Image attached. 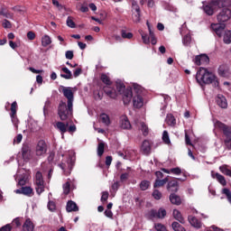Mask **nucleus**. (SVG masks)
Segmentation results:
<instances>
[{
    "mask_svg": "<svg viewBox=\"0 0 231 231\" xmlns=\"http://www.w3.org/2000/svg\"><path fill=\"white\" fill-rule=\"evenodd\" d=\"M106 147V143H99L97 145V156L101 157L104 154V149Z\"/></svg>",
    "mask_w": 231,
    "mask_h": 231,
    "instance_id": "nucleus-41",
    "label": "nucleus"
},
{
    "mask_svg": "<svg viewBox=\"0 0 231 231\" xmlns=\"http://www.w3.org/2000/svg\"><path fill=\"white\" fill-rule=\"evenodd\" d=\"M46 152H48V144L46 143V141L40 140L35 148V154L39 158H44Z\"/></svg>",
    "mask_w": 231,
    "mask_h": 231,
    "instance_id": "nucleus-7",
    "label": "nucleus"
},
{
    "mask_svg": "<svg viewBox=\"0 0 231 231\" xmlns=\"http://www.w3.org/2000/svg\"><path fill=\"white\" fill-rule=\"evenodd\" d=\"M22 156L23 160L30 161V159L32 157V148L28 146V144H23L22 147Z\"/></svg>",
    "mask_w": 231,
    "mask_h": 231,
    "instance_id": "nucleus-17",
    "label": "nucleus"
},
{
    "mask_svg": "<svg viewBox=\"0 0 231 231\" xmlns=\"http://www.w3.org/2000/svg\"><path fill=\"white\" fill-rule=\"evenodd\" d=\"M188 221L193 226V228H197L198 230L203 226V223L201 220L198 219V217L194 216H189L188 217Z\"/></svg>",
    "mask_w": 231,
    "mask_h": 231,
    "instance_id": "nucleus-18",
    "label": "nucleus"
},
{
    "mask_svg": "<svg viewBox=\"0 0 231 231\" xmlns=\"http://www.w3.org/2000/svg\"><path fill=\"white\" fill-rule=\"evenodd\" d=\"M15 194H23V196H33V189L30 186H23L14 190Z\"/></svg>",
    "mask_w": 231,
    "mask_h": 231,
    "instance_id": "nucleus-13",
    "label": "nucleus"
},
{
    "mask_svg": "<svg viewBox=\"0 0 231 231\" xmlns=\"http://www.w3.org/2000/svg\"><path fill=\"white\" fill-rule=\"evenodd\" d=\"M171 174H175V176H180V174H181V169L180 168H173V169H171Z\"/></svg>",
    "mask_w": 231,
    "mask_h": 231,
    "instance_id": "nucleus-59",
    "label": "nucleus"
},
{
    "mask_svg": "<svg viewBox=\"0 0 231 231\" xmlns=\"http://www.w3.org/2000/svg\"><path fill=\"white\" fill-rule=\"evenodd\" d=\"M217 125L221 129L224 134V145L227 151H231V126H228L221 122L217 123Z\"/></svg>",
    "mask_w": 231,
    "mask_h": 231,
    "instance_id": "nucleus-4",
    "label": "nucleus"
},
{
    "mask_svg": "<svg viewBox=\"0 0 231 231\" xmlns=\"http://www.w3.org/2000/svg\"><path fill=\"white\" fill-rule=\"evenodd\" d=\"M196 79L199 84H213L215 88L219 86L217 77L208 69L200 67L197 71Z\"/></svg>",
    "mask_w": 231,
    "mask_h": 231,
    "instance_id": "nucleus-1",
    "label": "nucleus"
},
{
    "mask_svg": "<svg viewBox=\"0 0 231 231\" xmlns=\"http://www.w3.org/2000/svg\"><path fill=\"white\" fill-rule=\"evenodd\" d=\"M0 15H3V17H5L6 19H12L13 17L12 14L8 12V9L5 6L0 8Z\"/></svg>",
    "mask_w": 231,
    "mask_h": 231,
    "instance_id": "nucleus-33",
    "label": "nucleus"
},
{
    "mask_svg": "<svg viewBox=\"0 0 231 231\" xmlns=\"http://www.w3.org/2000/svg\"><path fill=\"white\" fill-rule=\"evenodd\" d=\"M103 89L106 95H107V97H109L110 98H116V97L118 96L116 94V91L115 89L109 88V87H104Z\"/></svg>",
    "mask_w": 231,
    "mask_h": 231,
    "instance_id": "nucleus-30",
    "label": "nucleus"
},
{
    "mask_svg": "<svg viewBox=\"0 0 231 231\" xmlns=\"http://www.w3.org/2000/svg\"><path fill=\"white\" fill-rule=\"evenodd\" d=\"M100 122L104 124V125H106V127H109L111 125V119L109 118V116L106 113H103L99 116Z\"/></svg>",
    "mask_w": 231,
    "mask_h": 231,
    "instance_id": "nucleus-25",
    "label": "nucleus"
},
{
    "mask_svg": "<svg viewBox=\"0 0 231 231\" xmlns=\"http://www.w3.org/2000/svg\"><path fill=\"white\" fill-rule=\"evenodd\" d=\"M146 24L148 26L151 42L154 46L156 44V42H157L156 36H154V32H152V29H151V24L149 23V22H147Z\"/></svg>",
    "mask_w": 231,
    "mask_h": 231,
    "instance_id": "nucleus-32",
    "label": "nucleus"
},
{
    "mask_svg": "<svg viewBox=\"0 0 231 231\" xmlns=\"http://www.w3.org/2000/svg\"><path fill=\"white\" fill-rule=\"evenodd\" d=\"M69 125V123H64V122L59 121L56 123L54 127H56V129H59L61 134H64V133H68Z\"/></svg>",
    "mask_w": 231,
    "mask_h": 231,
    "instance_id": "nucleus-21",
    "label": "nucleus"
},
{
    "mask_svg": "<svg viewBox=\"0 0 231 231\" xmlns=\"http://www.w3.org/2000/svg\"><path fill=\"white\" fill-rule=\"evenodd\" d=\"M162 142H164V143H166L167 145H169V143H171V139L169 138V132H167V131L163 132Z\"/></svg>",
    "mask_w": 231,
    "mask_h": 231,
    "instance_id": "nucleus-43",
    "label": "nucleus"
},
{
    "mask_svg": "<svg viewBox=\"0 0 231 231\" xmlns=\"http://www.w3.org/2000/svg\"><path fill=\"white\" fill-rule=\"evenodd\" d=\"M230 5V0H219L218 1V8L222 6V8H225V6H228Z\"/></svg>",
    "mask_w": 231,
    "mask_h": 231,
    "instance_id": "nucleus-52",
    "label": "nucleus"
},
{
    "mask_svg": "<svg viewBox=\"0 0 231 231\" xmlns=\"http://www.w3.org/2000/svg\"><path fill=\"white\" fill-rule=\"evenodd\" d=\"M34 228L35 226L33 225V222H32L30 218H27L23 225V231H33Z\"/></svg>",
    "mask_w": 231,
    "mask_h": 231,
    "instance_id": "nucleus-23",
    "label": "nucleus"
},
{
    "mask_svg": "<svg viewBox=\"0 0 231 231\" xmlns=\"http://www.w3.org/2000/svg\"><path fill=\"white\" fill-rule=\"evenodd\" d=\"M65 57L66 59H69V60H72L74 57L73 51H67L65 53Z\"/></svg>",
    "mask_w": 231,
    "mask_h": 231,
    "instance_id": "nucleus-61",
    "label": "nucleus"
},
{
    "mask_svg": "<svg viewBox=\"0 0 231 231\" xmlns=\"http://www.w3.org/2000/svg\"><path fill=\"white\" fill-rule=\"evenodd\" d=\"M140 130L142 131L143 136H147V134H149V127L147 125H145V123H140Z\"/></svg>",
    "mask_w": 231,
    "mask_h": 231,
    "instance_id": "nucleus-39",
    "label": "nucleus"
},
{
    "mask_svg": "<svg viewBox=\"0 0 231 231\" xmlns=\"http://www.w3.org/2000/svg\"><path fill=\"white\" fill-rule=\"evenodd\" d=\"M139 187L141 190H147V189L151 187V182L149 180H142L141 183L139 184Z\"/></svg>",
    "mask_w": 231,
    "mask_h": 231,
    "instance_id": "nucleus-38",
    "label": "nucleus"
},
{
    "mask_svg": "<svg viewBox=\"0 0 231 231\" xmlns=\"http://www.w3.org/2000/svg\"><path fill=\"white\" fill-rule=\"evenodd\" d=\"M120 127L121 129H131V123L129 122V119L127 117H121Z\"/></svg>",
    "mask_w": 231,
    "mask_h": 231,
    "instance_id": "nucleus-27",
    "label": "nucleus"
},
{
    "mask_svg": "<svg viewBox=\"0 0 231 231\" xmlns=\"http://www.w3.org/2000/svg\"><path fill=\"white\" fill-rule=\"evenodd\" d=\"M63 97L67 98V104L73 105V102L75 100L73 90H71L70 87H63L62 88Z\"/></svg>",
    "mask_w": 231,
    "mask_h": 231,
    "instance_id": "nucleus-11",
    "label": "nucleus"
},
{
    "mask_svg": "<svg viewBox=\"0 0 231 231\" xmlns=\"http://www.w3.org/2000/svg\"><path fill=\"white\" fill-rule=\"evenodd\" d=\"M58 116L61 122H68L73 118V105L60 101L58 106Z\"/></svg>",
    "mask_w": 231,
    "mask_h": 231,
    "instance_id": "nucleus-2",
    "label": "nucleus"
},
{
    "mask_svg": "<svg viewBox=\"0 0 231 231\" xmlns=\"http://www.w3.org/2000/svg\"><path fill=\"white\" fill-rule=\"evenodd\" d=\"M56 208H57V206L55 205V202L50 200L49 203H48V209L51 212H54V210H56Z\"/></svg>",
    "mask_w": 231,
    "mask_h": 231,
    "instance_id": "nucleus-55",
    "label": "nucleus"
},
{
    "mask_svg": "<svg viewBox=\"0 0 231 231\" xmlns=\"http://www.w3.org/2000/svg\"><path fill=\"white\" fill-rule=\"evenodd\" d=\"M216 102L217 106L222 109H226V107H228V102L226 101V97H225L223 95H218L217 97Z\"/></svg>",
    "mask_w": 231,
    "mask_h": 231,
    "instance_id": "nucleus-20",
    "label": "nucleus"
},
{
    "mask_svg": "<svg viewBox=\"0 0 231 231\" xmlns=\"http://www.w3.org/2000/svg\"><path fill=\"white\" fill-rule=\"evenodd\" d=\"M218 75L219 77H223L224 79H228L230 77V67L226 64H222L218 67Z\"/></svg>",
    "mask_w": 231,
    "mask_h": 231,
    "instance_id": "nucleus-12",
    "label": "nucleus"
},
{
    "mask_svg": "<svg viewBox=\"0 0 231 231\" xmlns=\"http://www.w3.org/2000/svg\"><path fill=\"white\" fill-rule=\"evenodd\" d=\"M121 37H122V39H133V33L127 32H125V30H122Z\"/></svg>",
    "mask_w": 231,
    "mask_h": 231,
    "instance_id": "nucleus-42",
    "label": "nucleus"
},
{
    "mask_svg": "<svg viewBox=\"0 0 231 231\" xmlns=\"http://www.w3.org/2000/svg\"><path fill=\"white\" fill-rule=\"evenodd\" d=\"M0 231H12V225L6 224L0 228Z\"/></svg>",
    "mask_w": 231,
    "mask_h": 231,
    "instance_id": "nucleus-64",
    "label": "nucleus"
},
{
    "mask_svg": "<svg viewBox=\"0 0 231 231\" xmlns=\"http://www.w3.org/2000/svg\"><path fill=\"white\" fill-rule=\"evenodd\" d=\"M212 30H214L215 33L218 37H223V41L225 44H230L231 42V31H225L226 25L219 24V23H212L211 24Z\"/></svg>",
    "mask_w": 231,
    "mask_h": 231,
    "instance_id": "nucleus-3",
    "label": "nucleus"
},
{
    "mask_svg": "<svg viewBox=\"0 0 231 231\" xmlns=\"http://www.w3.org/2000/svg\"><path fill=\"white\" fill-rule=\"evenodd\" d=\"M67 212H79V206H77V203H75L72 200H69L67 203V208H66Z\"/></svg>",
    "mask_w": 231,
    "mask_h": 231,
    "instance_id": "nucleus-24",
    "label": "nucleus"
},
{
    "mask_svg": "<svg viewBox=\"0 0 231 231\" xmlns=\"http://www.w3.org/2000/svg\"><path fill=\"white\" fill-rule=\"evenodd\" d=\"M101 80L104 84H106V86H111V79L108 78L107 75L102 74Z\"/></svg>",
    "mask_w": 231,
    "mask_h": 231,
    "instance_id": "nucleus-44",
    "label": "nucleus"
},
{
    "mask_svg": "<svg viewBox=\"0 0 231 231\" xmlns=\"http://www.w3.org/2000/svg\"><path fill=\"white\" fill-rule=\"evenodd\" d=\"M166 124H168V125H171V127H174V125H176V118H174V116H172V114H170L166 116Z\"/></svg>",
    "mask_w": 231,
    "mask_h": 231,
    "instance_id": "nucleus-35",
    "label": "nucleus"
},
{
    "mask_svg": "<svg viewBox=\"0 0 231 231\" xmlns=\"http://www.w3.org/2000/svg\"><path fill=\"white\" fill-rule=\"evenodd\" d=\"M179 189L178 181L171 180L168 182L167 189L169 192H176Z\"/></svg>",
    "mask_w": 231,
    "mask_h": 231,
    "instance_id": "nucleus-26",
    "label": "nucleus"
},
{
    "mask_svg": "<svg viewBox=\"0 0 231 231\" xmlns=\"http://www.w3.org/2000/svg\"><path fill=\"white\" fill-rule=\"evenodd\" d=\"M11 115H17V102L14 101L11 105Z\"/></svg>",
    "mask_w": 231,
    "mask_h": 231,
    "instance_id": "nucleus-54",
    "label": "nucleus"
},
{
    "mask_svg": "<svg viewBox=\"0 0 231 231\" xmlns=\"http://www.w3.org/2000/svg\"><path fill=\"white\" fill-rule=\"evenodd\" d=\"M219 171H221L226 176H229V178H231V170L228 169L226 165L220 166Z\"/></svg>",
    "mask_w": 231,
    "mask_h": 231,
    "instance_id": "nucleus-40",
    "label": "nucleus"
},
{
    "mask_svg": "<svg viewBox=\"0 0 231 231\" xmlns=\"http://www.w3.org/2000/svg\"><path fill=\"white\" fill-rule=\"evenodd\" d=\"M211 176L214 180H217L222 187H226V180L225 179V176L219 173H215L214 171L211 172Z\"/></svg>",
    "mask_w": 231,
    "mask_h": 231,
    "instance_id": "nucleus-22",
    "label": "nucleus"
},
{
    "mask_svg": "<svg viewBox=\"0 0 231 231\" xmlns=\"http://www.w3.org/2000/svg\"><path fill=\"white\" fill-rule=\"evenodd\" d=\"M116 90L120 95L123 93V102L125 106L130 104L131 98H133V91L129 88L125 89V86L121 81H116Z\"/></svg>",
    "mask_w": 231,
    "mask_h": 231,
    "instance_id": "nucleus-5",
    "label": "nucleus"
},
{
    "mask_svg": "<svg viewBox=\"0 0 231 231\" xmlns=\"http://www.w3.org/2000/svg\"><path fill=\"white\" fill-rule=\"evenodd\" d=\"M11 120H12V123L14 124V125L17 129V127H18L17 125H19V119H17V114L16 115L11 114Z\"/></svg>",
    "mask_w": 231,
    "mask_h": 231,
    "instance_id": "nucleus-50",
    "label": "nucleus"
},
{
    "mask_svg": "<svg viewBox=\"0 0 231 231\" xmlns=\"http://www.w3.org/2000/svg\"><path fill=\"white\" fill-rule=\"evenodd\" d=\"M75 166V159L73 157H69L67 160V162L59 164L60 169L63 170V172L66 176H69L71 174V171H73V167Z\"/></svg>",
    "mask_w": 231,
    "mask_h": 231,
    "instance_id": "nucleus-6",
    "label": "nucleus"
},
{
    "mask_svg": "<svg viewBox=\"0 0 231 231\" xmlns=\"http://www.w3.org/2000/svg\"><path fill=\"white\" fill-rule=\"evenodd\" d=\"M170 201L172 205H181V198L174 193L170 195Z\"/></svg>",
    "mask_w": 231,
    "mask_h": 231,
    "instance_id": "nucleus-31",
    "label": "nucleus"
},
{
    "mask_svg": "<svg viewBox=\"0 0 231 231\" xmlns=\"http://www.w3.org/2000/svg\"><path fill=\"white\" fill-rule=\"evenodd\" d=\"M51 43V38L50 36H48L47 34L42 36V46H43V48H46V46H50Z\"/></svg>",
    "mask_w": 231,
    "mask_h": 231,
    "instance_id": "nucleus-36",
    "label": "nucleus"
},
{
    "mask_svg": "<svg viewBox=\"0 0 231 231\" xmlns=\"http://www.w3.org/2000/svg\"><path fill=\"white\" fill-rule=\"evenodd\" d=\"M132 10L134 12H140V5H138V2L135 0H132Z\"/></svg>",
    "mask_w": 231,
    "mask_h": 231,
    "instance_id": "nucleus-49",
    "label": "nucleus"
},
{
    "mask_svg": "<svg viewBox=\"0 0 231 231\" xmlns=\"http://www.w3.org/2000/svg\"><path fill=\"white\" fill-rule=\"evenodd\" d=\"M70 187L71 184L69 182H66L65 184H63V193L65 194V196H68V194H69Z\"/></svg>",
    "mask_w": 231,
    "mask_h": 231,
    "instance_id": "nucleus-45",
    "label": "nucleus"
},
{
    "mask_svg": "<svg viewBox=\"0 0 231 231\" xmlns=\"http://www.w3.org/2000/svg\"><path fill=\"white\" fill-rule=\"evenodd\" d=\"M64 74H60L61 79H65L66 80H71L73 79V74L68 69L67 67H63L61 69Z\"/></svg>",
    "mask_w": 231,
    "mask_h": 231,
    "instance_id": "nucleus-29",
    "label": "nucleus"
},
{
    "mask_svg": "<svg viewBox=\"0 0 231 231\" xmlns=\"http://www.w3.org/2000/svg\"><path fill=\"white\" fill-rule=\"evenodd\" d=\"M194 62L197 66H201L202 64H208L210 62V59L206 54H201L199 56H196Z\"/></svg>",
    "mask_w": 231,
    "mask_h": 231,
    "instance_id": "nucleus-16",
    "label": "nucleus"
},
{
    "mask_svg": "<svg viewBox=\"0 0 231 231\" xmlns=\"http://www.w3.org/2000/svg\"><path fill=\"white\" fill-rule=\"evenodd\" d=\"M218 24H225L223 23H226V21H230L231 19V10L227 7H223V9L219 12L217 16Z\"/></svg>",
    "mask_w": 231,
    "mask_h": 231,
    "instance_id": "nucleus-9",
    "label": "nucleus"
},
{
    "mask_svg": "<svg viewBox=\"0 0 231 231\" xmlns=\"http://www.w3.org/2000/svg\"><path fill=\"white\" fill-rule=\"evenodd\" d=\"M108 198H109V192L103 191L102 197H101V201H107Z\"/></svg>",
    "mask_w": 231,
    "mask_h": 231,
    "instance_id": "nucleus-62",
    "label": "nucleus"
},
{
    "mask_svg": "<svg viewBox=\"0 0 231 231\" xmlns=\"http://www.w3.org/2000/svg\"><path fill=\"white\" fill-rule=\"evenodd\" d=\"M152 149V145L151 144V141L144 140L141 145V152L145 156H149V154H151Z\"/></svg>",
    "mask_w": 231,
    "mask_h": 231,
    "instance_id": "nucleus-14",
    "label": "nucleus"
},
{
    "mask_svg": "<svg viewBox=\"0 0 231 231\" xmlns=\"http://www.w3.org/2000/svg\"><path fill=\"white\" fill-rule=\"evenodd\" d=\"M141 37L143 39V42L144 44H149V42H151V38L147 36V34L144 33H141Z\"/></svg>",
    "mask_w": 231,
    "mask_h": 231,
    "instance_id": "nucleus-57",
    "label": "nucleus"
},
{
    "mask_svg": "<svg viewBox=\"0 0 231 231\" xmlns=\"http://www.w3.org/2000/svg\"><path fill=\"white\" fill-rule=\"evenodd\" d=\"M173 217L174 219L179 221V223H181V225H185V218H183V216L181 215V212H180V210H173Z\"/></svg>",
    "mask_w": 231,
    "mask_h": 231,
    "instance_id": "nucleus-28",
    "label": "nucleus"
},
{
    "mask_svg": "<svg viewBox=\"0 0 231 231\" xmlns=\"http://www.w3.org/2000/svg\"><path fill=\"white\" fill-rule=\"evenodd\" d=\"M190 41H192L190 36L189 34H186L182 39V43L184 44V46H189V44H190Z\"/></svg>",
    "mask_w": 231,
    "mask_h": 231,
    "instance_id": "nucleus-48",
    "label": "nucleus"
},
{
    "mask_svg": "<svg viewBox=\"0 0 231 231\" xmlns=\"http://www.w3.org/2000/svg\"><path fill=\"white\" fill-rule=\"evenodd\" d=\"M172 229L174 231H187V229H185V227H183V226H181L180 223L178 222H173L171 224Z\"/></svg>",
    "mask_w": 231,
    "mask_h": 231,
    "instance_id": "nucleus-37",
    "label": "nucleus"
},
{
    "mask_svg": "<svg viewBox=\"0 0 231 231\" xmlns=\"http://www.w3.org/2000/svg\"><path fill=\"white\" fill-rule=\"evenodd\" d=\"M218 5L219 0H212L208 5L203 6V10L207 15H214V12Z\"/></svg>",
    "mask_w": 231,
    "mask_h": 231,
    "instance_id": "nucleus-10",
    "label": "nucleus"
},
{
    "mask_svg": "<svg viewBox=\"0 0 231 231\" xmlns=\"http://www.w3.org/2000/svg\"><path fill=\"white\" fill-rule=\"evenodd\" d=\"M152 197L154 198V199H162V192H160V190L155 189L152 192Z\"/></svg>",
    "mask_w": 231,
    "mask_h": 231,
    "instance_id": "nucleus-56",
    "label": "nucleus"
},
{
    "mask_svg": "<svg viewBox=\"0 0 231 231\" xmlns=\"http://www.w3.org/2000/svg\"><path fill=\"white\" fill-rule=\"evenodd\" d=\"M133 104L135 109H140V107H143V97L137 94L133 97Z\"/></svg>",
    "mask_w": 231,
    "mask_h": 231,
    "instance_id": "nucleus-19",
    "label": "nucleus"
},
{
    "mask_svg": "<svg viewBox=\"0 0 231 231\" xmlns=\"http://www.w3.org/2000/svg\"><path fill=\"white\" fill-rule=\"evenodd\" d=\"M27 181H28V179H26V177H23V178L19 179L18 185L20 187H24V185H26Z\"/></svg>",
    "mask_w": 231,
    "mask_h": 231,
    "instance_id": "nucleus-58",
    "label": "nucleus"
},
{
    "mask_svg": "<svg viewBox=\"0 0 231 231\" xmlns=\"http://www.w3.org/2000/svg\"><path fill=\"white\" fill-rule=\"evenodd\" d=\"M222 194H225V196H226L227 200L229 201V203H231V191L230 189L225 188L222 190Z\"/></svg>",
    "mask_w": 231,
    "mask_h": 231,
    "instance_id": "nucleus-51",
    "label": "nucleus"
},
{
    "mask_svg": "<svg viewBox=\"0 0 231 231\" xmlns=\"http://www.w3.org/2000/svg\"><path fill=\"white\" fill-rule=\"evenodd\" d=\"M67 26H69V28H75L76 27L75 22L73 21V17L69 16L67 18Z\"/></svg>",
    "mask_w": 231,
    "mask_h": 231,
    "instance_id": "nucleus-47",
    "label": "nucleus"
},
{
    "mask_svg": "<svg viewBox=\"0 0 231 231\" xmlns=\"http://www.w3.org/2000/svg\"><path fill=\"white\" fill-rule=\"evenodd\" d=\"M140 17H141L140 12H134L133 13V21H134V23H140Z\"/></svg>",
    "mask_w": 231,
    "mask_h": 231,
    "instance_id": "nucleus-53",
    "label": "nucleus"
},
{
    "mask_svg": "<svg viewBox=\"0 0 231 231\" xmlns=\"http://www.w3.org/2000/svg\"><path fill=\"white\" fill-rule=\"evenodd\" d=\"M23 142V134H19L14 139V143H21Z\"/></svg>",
    "mask_w": 231,
    "mask_h": 231,
    "instance_id": "nucleus-63",
    "label": "nucleus"
},
{
    "mask_svg": "<svg viewBox=\"0 0 231 231\" xmlns=\"http://www.w3.org/2000/svg\"><path fill=\"white\" fill-rule=\"evenodd\" d=\"M169 181V178H164L163 180L157 179L153 184L154 189H159V187H163L165 183Z\"/></svg>",
    "mask_w": 231,
    "mask_h": 231,
    "instance_id": "nucleus-34",
    "label": "nucleus"
},
{
    "mask_svg": "<svg viewBox=\"0 0 231 231\" xmlns=\"http://www.w3.org/2000/svg\"><path fill=\"white\" fill-rule=\"evenodd\" d=\"M2 26L3 28H12V23H10V21L5 19L3 22H2Z\"/></svg>",
    "mask_w": 231,
    "mask_h": 231,
    "instance_id": "nucleus-60",
    "label": "nucleus"
},
{
    "mask_svg": "<svg viewBox=\"0 0 231 231\" xmlns=\"http://www.w3.org/2000/svg\"><path fill=\"white\" fill-rule=\"evenodd\" d=\"M34 183L36 185V192L41 195L44 191V179L42 178V173L37 171L34 178Z\"/></svg>",
    "mask_w": 231,
    "mask_h": 231,
    "instance_id": "nucleus-8",
    "label": "nucleus"
},
{
    "mask_svg": "<svg viewBox=\"0 0 231 231\" xmlns=\"http://www.w3.org/2000/svg\"><path fill=\"white\" fill-rule=\"evenodd\" d=\"M150 217H157L158 219H163L167 216V210L160 208L158 211L156 209H152L150 211Z\"/></svg>",
    "mask_w": 231,
    "mask_h": 231,
    "instance_id": "nucleus-15",
    "label": "nucleus"
},
{
    "mask_svg": "<svg viewBox=\"0 0 231 231\" xmlns=\"http://www.w3.org/2000/svg\"><path fill=\"white\" fill-rule=\"evenodd\" d=\"M154 228L157 231H168L167 227L163 224H161V223L155 224Z\"/></svg>",
    "mask_w": 231,
    "mask_h": 231,
    "instance_id": "nucleus-46",
    "label": "nucleus"
}]
</instances>
